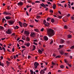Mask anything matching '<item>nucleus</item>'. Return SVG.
Segmentation results:
<instances>
[{"mask_svg": "<svg viewBox=\"0 0 74 74\" xmlns=\"http://www.w3.org/2000/svg\"><path fill=\"white\" fill-rule=\"evenodd\" d=\"M41 32H43L44 30V29L43 28H42L41 29Z\"/></svg>", "mask_w": 74, "mask_h": 74, "instance_id": "nucleus-53", "label": "nucleus"}, {"mask_svg": "<svg viewBox=\"0 0 74 74\" xmlns=\"http://www.w3.org/2000/svg\"><path fill=\"white\" fill-rule=\"evenodd\" d=\"M6 33L8 34H12L11 31L10 29H8V30L6 31Z\"/></svg>", "mask_w": 74, "mask_h": 74, "instance_id": "nucleus-4", "label": "nucleus"}, {"mask_svg": "<svg viewBox=\"0 0 74 74\" xmlns=\"http://www.w3.org/2000/svg\"><path fill=\"white\" fill-rule=\"evenodd\" d=\"M52 65H56V64L55 63H54V62H52Z\"/></svg>", "mask_w": 74, "mask_h": 74, "instance_id": "nucleus-31", "label": "nucleus"}, {"mask_svg": "<svg viewBox=\"0 0 74 74\" xmlns=\"http://www.w3.org/2000/svg\"><path fill=\"white\" fill-rule=\"evenodd\" d=\"M23 4V3L21 2H20L17 3V4L18 5H21V6Z\"/></svg>", "mask_w": 74, "mask_h": 74, "instance_id": "nucleus-10", "label": "nucleus"}, {"mask_svg": "<svg viewBox=\"0 0 74 74\" xmlns=\"http://www.w3.org/2000/svg\"><path fill=\"white\" fill-rule=\"evenodd\" d=\"M37 40H34V42H37Z\"/></svg>", "mask_w": 74, "mask_h": 74, "instance_id": "nucleus-57", "label": "nucleus"}, {"mask_svg": "<svg viewBox=\"0 0 74 74\" xmlns=\"http://www.w3.org/2000/svg\"><path fill=\"white\" fill-rule=\"evenodd\" d=\"M22 48H23V49H24L25 48H26L25 47V46H22Z\"/></svg>", "mask_w": 74, "mask_h": 74, "instance_id": "nucleus-43", "label": "nucleus"}, {"mask_svg": "<svg viewBox=\"0 0 74 74\" xmlns=\"http://www.w3.org/2000/svg\"><path fill=\"white\" fill-rule=\"evenodd\" d=\"M50 19H51V18H48L47 19V21H49V20H50Z\"/></svg>", "mask_w": 74, "mask_h": 74, "instance_id": "nucleus-34", "label": "nucleus"}, {"mask_svg": "<svg viewBox=\"0 0 74 74\" xmlns=\"http://www.w3.org/2000/svg\"><path fill=\"white\" fill-rule=\"evenodd\" d=\"M23 25L25 27H27V24H26V23H24L23 24Z\"/></svg>", "mask_w": 74, "mask_h": 74, "instance_id": "nucleus-19", "label": "nucleus"}, {"mask_svg": "<svg viewBox=\"0 0 74 74\" xmlns=\"http://www.w3.org/2000/svg\"><path fill=\"white\" fill-rule=\"evenodd\" d=\"M33 49H36V47H35V46L34 45H33Z\"/></svg>", "mask_w": 74, "mask_h": 74, "instance_id": "nucleus-47", "label": "nucleus"}, {"mask_svg": "<svg viewBox=\"0 0 74 74\" xmlns=\"http://www.w3.org/2000/svg\"><path fill=\"white\" fill-rule=\"evenodd\" d=\"M39 65V63L37 62H35L34 64V68L35 69H36L37 68V66Z\"/></svg>", "mask_w": 74, "mask_h": 74, "instance_id": "nucleus-3", "label": "nucleus"}, {"mask_svg": "<svg viewBox=\"0 0 74 74\" xmlns=\"http://www.w3.org/2000/svg\"><path fill=\"white\" fill-rule=\"evenodd\" d=\"M58 13H59L60 14H61V15L62 14L61 12L60 11H58Z\"/></svg>", "mask_w": 74, "mask_h": 74, "instance_id": "nucleus-59", "label": "nucleus"}, {"mask_svg": "<svg viewBox=\"0 0 74 74\" xmlns=\"http://www.w3.org/2000/svg\"><path fill=\"white\" fill-rule=\"evenodd\" d=\"M60 54H61V55H63L64 54V51L62 50H61V51H60Z\"/></svg>", "mask_w": 74, "mask_h": 74, "instance_id": "nucleus-12", "label": "nucleus"}, {"mask_svg": "<svg viewBox=\"0 0 74 74\" xmlns=\"http://www.w3.org/2000/svg\"><path fill=\"white\" fill-rule=\"evenodd\" d=\"M61 72H62V71L61 70H58V72L60 73H61Z\"/></svg>", "mask_w": 74, "mask_h": 74, "instance_id": "nucleus-45", "label": "nucleus"}, {"mask_svg": "<svg viewBox=\"0 0 74 74\" xmlns=\"http://www.w3.org/2000/svg\"><path fill=\"white\" fill-rule=\"evenodd\" d=\"M53 42V40H51V42H50V44H51Z\"/></svg>", "mask_w": 74, "mask_h": 74, "instance_id": "nucleus-33", "label": "nucleus"}, {"mask_svg": "<svg viewBox=\"0 0 74 74\" xmlns=\"http://www.w3.org/2000/svg\"><path fill=\"white\" fill-rule=\"evenodd\" d=\"M50 12H52V13H53V10H50Z\"/></svg>", "mask_w": 74, "mask_h": 74, "instance_id": "nucleus-36", "label": "nucleus"}, {"mask_svg": "<svg viewBox=\"0 0 74 74\" xmlns=\"http://www.w3.org/2000/svg\"><path fill=\"white\" fill-rule=\"evenodd\" d=\"M4 21H6V20L5 18H3L2 19V22H4Z\"/></svg>", "mask_w": 74, "mask_h": 74, "instance_id": "nucleus-37", "label": "nucleus"}, {"mask_svg": "<svg viewBox=\"0 0 74 74\" xmlns=\"http://www.w3.org/2000/svg\"><path fill=\"white\" fill-rule=\"evenodd\" d=\"M46 23V21L44 20L43 21V24H44L45 25V23Z\"/></svg>", "mask_w": 74, "mask_h": 74, "instance_id": "nucleus-35", "label": "nucleus"}, {"mask_svg": "<svg viewBox=\"0 0 74 74\" xmlns=\"http://www.w3.org/2000/svg\"><path fill=\"white\" fill-rule=\"evenodd\" d=\"M61 58V56L60 55L57 56L56 57V58Z\"/></svg>", "mask_w": 74, "mask_h": 74, "instance_id": "nucleus-20", "label": "nucleus"}, {"mask_svg": "<svg viewBox=\"0 0 74 74\" xmlns=\"http://www.w3.org/2000/svg\"><path fill=\"white\" fill-rule=\"evenodd\" d=\"M14 50H15V49H14V48H12V51L13 52H14Z\"/></svg>", "mask_w": 74, "mask_h": 74, "instance_id": "nucleus-42", "label": "nucleus"}, {"mask_svg": "<svg viewBox=\"0 0 74 74\" xmlns=\"http://www.w3.org/2000/svg\"><path fill=\"white\" fill-rule=\"evenodd\" d=\"M35 21H36V22H38V20H36V19H35Z\"/></svg>", "mask_w": 74, "mask_h": 74, "instance_id": "nucleus-54", "label": "nucleus"}, {"mask_svg": "<svg viewBox=\"0 0 74 74\" xmlns=\"http://www.w3.org/2000/svg\"><path fill=\"white\" fill-rule=\"evenodd\" d=\"M44 25L46 26H47V27H48V26L49 25V23L47 22V23L46 24H45Z\"/></svg>", "mask_w": 74, "mask_h": 74, "instance_id": "nucleus-13", "label": "nucleus"}, {"mask_svg": "<svg viewBox=\"0 0 74 74\" xmlns=\"http://www.w3.org/2000/svg\"><path fill=\"white\" fill-rule=\"evenodd\" d=\"M66 6H67V4H65V5H64L65 8H66Z\"/></svg>", "mask_w": 74, "mask_h": 74, "instance_id": "nucleus-60", "label": "nucleus"}, {"mask_svg": "<svg viewBox=\"0 0 74 74\" xmlns=\"http://www.w3.org/2000/svg\"><path fill=\"white\" fill-rule=\"evenodd\" d=\"M3 14H6V15H11L12 14L9 13V12H4L3 13Z\"/></svg>", "mask_w": 74, "mask_h": 74, "instance_id": "nucleus-7", "label": "nucleus"}, {"mask_svg": "<svg viewBox=\"0 0 74 74\" xmlns=\"http://www.w3.org/2000/svg\"><path fill=\"white\" fill-rule=\"evenodd\" d=\"M45 71L43 70H41L40 72V74H44L45 73Z\"/></svg>", "mask_w": 74, "mask_h": 74, "instance_id": "nucleus-15", "label": "nucleus"}, {"mask_svg": "<svg viewBox=\"0 0 74 74\" xmlns=\"http://www.w3.org/2000/svg\"><path fill=\"white\" fill-rule=\"evenodd\" d=\"M7 8H8V10H10V9H11V8H10V6H8L7 7Z\"/></svg>", "mask_w": 74, "mask_h": 74, "instance_id": "nucleus-39", "label": "nucleus"}, {"mask_svg": "<svg viewBox=\"0 0 74 74\" xmlns=\"http://www.w3.org/2000/svg\"><path fill=\"white\" fill-rule=\"evenodd\" d=\"M26 14L27 15H28V16H29V15L28 14V13L26 11Z\"/></svg>", "mask_w": 74, "mask_h": 74, "instance_id": "nucleus-62", "label": "nucleus"}, {"mask_svg": "<svg viewBox=\"0 0 74 74\" xmlns=\"http://www.w3.org/2000/svg\"><path fill=\"white\" fill-rule=\"evenodd\" d=\"M21 41L23 43H24V42L23 40H19L18 41V42H21Z\"/></svg>", "mask_w": 74, "mask_h": 74, "instance_id": "nucleus-29", "label": "nucleus"}, {"mask_svg": "<svg viewBox=\"0 0 74 74\" xmlns=\"http://www.w3.org/2000/svg\"><path fill=\"white\" fill-rule=\"evenodd\" d=\"M67 27L66 25L64 26V28H65V29H67Z\"/></svg>", "mask_w": 74, "mask_h": 74, "instance_id": "nucleus-44", "label": "nucleus"}, {"mask_svg": "<svg viewBox=\"0 0 74 74\" xmlns=\"http://www.w3.org/2000/svg\"><path fill=\"white\" fill-rule=\"evenodd\" d=\"M56 5L55 4H54V5H53V8L54 10V9H56Z\"/></svg>", "mask_w": 74, "mask_h": 74, "instance_id": "nucleus-17", "label": "nucleus"}, {"mask_svg": "<svg viewBox=\"0 0 74 74\" xmlns=\"http://www.w3.org/2000/svg\"><path fill=\"white\" fill-rule=\"evenodd\" d=\"M72 36L71 35L69 34L68 36V38H71Z\"/></svg>", "mask_w": 74, "mask_h": 74, "instance_id": "nucleus-22", "label": "nucleus"}, {"mask_svg": "<svg viewBox=\"0 0 74 74\" xmlns=\"http://www.w3.org/2000/svg\"><path fill=\"white\" fill-rule=\"evenodd\" d=\"M5 18L6 19L8 20V19H11V18L10 16H6L5 17Z\"/></svg>", "mask_w": 74, "mask_h": 74, "instance_id": "nucleus-8", "label": "nucleus"}, {"mask_svg": "<svg viewBox=\"0 0 74 74\" xmlns=\"http://www.w3.org/2000/svg\"><path fill=\"white\" fill-rule=\"evenodd\" d=\"M1 66H2V67H3L4 66V64L3 63H2L1 64Z\"/></svg>", "mask_w": 74, "mask_h": 74, "instance_id": "nucleus-48", "label": "nucleus"}, {"mask_svg": "<svg viewBox=\"0 0 74 74\" xmlns=\"http://www.w3.org/2000/svg\"><path fill=\"white\" fill-rule=\"evenodd\" d=\"M40 5H41L43 7H45V5H44L43 3H42V4H40Z\"/></svg>", "mask_w": 74, "mask_h": 74, "instance_id": "nucleus-21", "label": "nucleus"}, {"mask_svg": "<svg viewBox=\"0 0 74 74\" xmlns=\"http://www.w3.org/2000/svg\"><path fill=\"white\" fill-rule=\"evenodd\" d=\"M24 33L26 35H29V32L28 31H24Z\"/></svg>", "mask_w": 74, "mask_h": 74, "instance_id": "nucleus-9", "label": "nucleus"}, {"mask_svg": "<svg viewBox=\"0 0 74 74\" xmlns=\"http://www.w3.org/2000/svg\"><path fill=\"white\" fill-rule=\"evenodd\" d=\"M10 58L12 60L13 59V57L12 56H11L10 57Z\"/></svg>", "mask_w": 74, "mask_h": 74, "instance_id": "nucleus-63", "label": "nucleus"}, {"mask_svg": "<svg viewBox=\"0 0 74 74\" xmlns=\"http://www.w3.org/2000/svg\"><path fill=\"white\" fill-rule=\"evenodd\" d=\"M34 31L35 32H39V30L38 29H34Z\"/></svg>", "mask_w": 74, "mask_h": 74, "instance_id": "nucleus-18", "label": "nucleus"}, {"mask_svg": "<svg viewBox=\"0 0 74 74\" xmlns=\"http://www.w3.org/2000/svg\"><path fill=\"white\" fill-rule=\"evenodd\" d=\"M26 40H27L28 41H29V38L28 37H27L26 38Z\"/></svg>", "mask_w": 74, "mask_h": 74, "instance_id": "nucleus-32", "label": "nucleus"}, {"mask_svg": "<svg viewBox=\"0 0 74 74\" xmlns=\"http://www.w3.org/2000/svg\"><path fill=\"white\" fill-rule=\"evenodd\" d=\"M36 34L35 32H32L30 34V36L32 37H33L34 38L36 37Z\"/></svg>", "mask_w": 74, "mask_h": 74, "instance_id": "nucleus-2", "label": "nucleus"}, {"mask_svg": "<svg viewBox=\"0 0 74 74\" xmlns=\"http://www.w3.org/2000/svg\"><path fill=\"white\" fill-rule=\"evenodd\" d=\"M56 55L54 53L53 54V56L54 57H56Z\"/></svg>", "mask_w": 74, "mask_h": 74, "instance_id": "nucleus-46", "label": "nucleus"}, {"mask_svg": "<svg viewBox=\"0 0 74 74\" xmlns=\"http://www.w3.org/2000/svg\"><path fill=\"white\" fill-rule=\"evenodd\" d=\"M66 64H68V66L69 67L71 68L72 67V65L66 63Z\"/></svg>", "mask_w": 74, "mask_h": 74, "instance_id": "nucleus-24", "label": "nucleus"}, {"mask_svg": "<svg viewBox=\"0 0 74 74\" xmlns=\"http://www.w3.org/2000/svg\"><path fill=\"white\" fill-rule=\"evenodd\" d=\"M65 63H67L68 62L66 60H65Z\"/></svg>", "mask_w": 74, "mask_h": 74, "instance_id": "nucleus-49", "label": "nucleus"}, {"mask_svg": "<svg viewBox=\"0 0 74 74\" xmlns=\"http://www.w3.org/2000/svg\"><path fill=\"white\" fill-rule=\"evenodd\" d=\"M0 50L2 51V49L1 47L0 46Z\"/></svg>", "mask_w": 74, "mask_h": 74, "instance_id": "nucleus-56", "label": "nucleus"}, {"mask_svg": "<svg viewBox=\"0 0 74 74\" xmlns=\"http://www.w3.org/2000/svg\"><path fill=\"white\" fill-rule=\"evenodd\" d=\"M24 31V29H23L22 31L21 32V33H23Z\"/></svg>", "mask_w": 74, "mask_h": 74, "instance_id": "nucleus-55", "label": "nucleus"}, {"mask_svg": "<svg viewBox=\"0 0 74 74\" xmlns=\"http://www.w3.org/2000/svg\"><path fill=\"white\" fill-rule=\"evenodd\" d=\"M64 42V40L63 39H61V40L60 41V43L61 44H63Z\"/></svg>", "mask_w": 74, "mask_h": 74, "instance_id": "nucleus-14", "label": "nucleus"}, {"mask_svg": "<svg viewBox=\"0 0 74 74\" xmlns=\"http://www.w3.org/2000/svg\"><path fill=\"white\" fill-rule=\"evenodd\" d=\"M29 26L30 27H33L34 26L33 25H30Z\"/></svg>", "mask_w": 74, "mask_h": 74, "instance_id": "nucleus-58", "label": "nucleus"}, {"mask_svg": "<svg viewBox=\"0 0 74 74\" xmlns=\"http://www.w3.org/2000/svg\"><path fill=\"white\" fill-rule=\"evenodd\" d=\"M30 45V43H27L26 44L27 46V47H29Z\"/></svg>", "mask_w": 74, "mask_h": 74, "instance_id": "nucleus-27", "label": "nucleus"}, {"mask_svg": "<svg viewBox=\"0 0 74 74\" xmlns=\"http://www.w3.org/2000/svg\"><path fill=\"white\" fill-rule=\"evenodd\" d=\"M51 22L52 23H54V21L53 18H52L51 19Z\"/></svg>", "mask_w": 74, "mask_h": 74, "instance_id": "nucleus-26", "label": "nucleus"}, {"mask_svg": "<svg viewBox=\"0 0 74 74\" xmlns=\"http://www.w3.org/2000/svg\"><path fill=\"white\" fill-rule=\"evenodd\" d=\"M19 25H20L21 27H22V25H23V23L21 22H19Z\"/></svg>", "mask_w": 74, "mask_h": 74, "instance_id": "nucleus-25", "label": "nucleus"}, {"mask_svg": "<svg viewBox=\"0 0 74 74\" xmlns=\"http://www.w3.org/2000/svg\"><path fill=\"white\" fill-rule=\"evenodd\" d=\"M34 44L35 45H37V43H36V42H34Z\"/></svg>", "mask_w": 74, "mask_h": 74, "instance_id": "nucleus-50", "label": "nucleus"}, {"mask_svg": "<svg viewBox=\"0 0 74 74\" xmlns=\"http://www.w3.org/2000/svg\"><path fill=\"white\" fill-rule=\"evenodd\" d=\"M30 72L31 73V74H33L34 72H33V71L31 70H30Z\"/></svg>", "mask_w": 74, "mask_h": 74, "instance_id": "nucleus-30", "label": "nucleus"}, {"mask_svg": "<svg viewBox=\"0 0 74 74\" xmlns=\"http://www.w3.org/2000/svg\"><path fill=\"white\" fill-rule=\"evenodd\" d=\"M5 38H1V40H4L5 39Z\"/></svg>", "mask_w": 74, "mask_h": 74, "instance_id": "nucleus-52", "label": "nucleus"}, {"mask_svg": "<svg viewBox=\"0 0 74 74\" xmlns=\"http://www.w3.org/2000/svg\"><path fill=\"white\" fill-rule=\"evenodd\" d=\"M14 23V21H9V25H12V24H13Z\"/></svg>", "mask_w": 74, "mask_h": 74, "instance_id": "nucleus-6", "label": "nucleus"}, {"mask_svg": "<svg viewBox=\"0 0 74 74\" xmlns=\"http://www.w3.org/2000/svg\"><path fill=\"white\" fill-rule=\"evenodd\" d=\"M44 38L45 40L46 41H47L48 40V37L46 36H45V37H44Z\"/></svg>", "mask_w": 74, "mask_h": 74, "instance_id": "nucleus-11", "label": "nucleus"}, {"mask_svg": "<svg viewBox=\"0 0 74 74\" xmlns=\"http://www.w3.org/2000/svg\"><path fill=\"white\" fill-rule=\"evenodd\" d=\"M64 67V66L63 65H61V66H60V67H61V68H63Z\"/></svg>", "mask_w": 74, "mask_h": 74, "instance_id": "nucleus-28", "label": "nucleus"}, {"mask_svg": "<svg viewBox=\"0 0 74 74\" xmlns=\"http://www.w3.org/2000/svg\"><path fill=\"white\" fill-rule=\"evenodd\" d=\"M47 3H48V4H51V3L50 2H47Z\"/></svg>", "mask_w": 74, "mask_h": 74, "instance_id": "nucleus-61", "label": "nucleus"}, {"mask_svg": "<svg viewBox=\"0 0 74 74\" xmlns=\"http://www.w3.org/2000/svg\"><path fill=\"white\" fill-rule=\"evenodd\" d=\"M47 33L48 34L49 37H51L54 35V30L51 29H47Z\"/></svg>", "mask_w": 74, "mask_h": 74, "instance_id": "nucleus-1", "label": "nucleus"}, {"mask_svg": "<svg viewBox=\"0 0 74 74\" xmlns=\"http://www.w3.org/2000/svg\"><path fill=\"white\" fill-rule=\"evenodd\" d=\"M19 27L17 25L16 26V27H14V28L15 30L16 29H18Z\"/></svg>", "mask_w": 74, "mask_h": 74, "instance_id": "nucleus-16", "label": "nucleus"}, {"mask_svg": "<svg viewBox=\"0 0 74 74\" xmlns=\"http://www.w3.org/2000/svg\"><path fill=\"white\" fill-rule=\"evenodd\" d=\"M71 49H74V46H73L71 47Z\"/></svg>", "mask_w": 74, "mask_h": 74, "instance_id": "nucleus-38", "label": "nucleus"}, {"mask_svg": "<svg viewBox=\"0 0 74 74\" xmlns=\"http://www.w3.org/2000/svg\"><path fill=\"white\" fill-rule=\"evenodd\" d=\"M0 29H3V27L0 26Z\"/></svg>", "mask_w": 74, "mask_h": 74, "instance_id": "nucleus-41", "label": "nucleus"}, {"mask_svg": "<svg viewBox=\"0 0 74 74\" xmlns=\"http://www.w3.org/2000/svg\"><path fill=\"white\" fill-rule=\"evenodd\" d=\"M25 50V49H23V50L22 51H21L22 53H23V51H24V50Z\"/></svg>", "mask_w": 74, "mask_h": 74, "instance_id": "nucleus-51", "label": "nucleus"}, {"mask_svg": "<svg viewBox=\"0 0 74 74\" xmlns=\"http://www.w3.org/2000/svg\"><path fill=\"white\" fill-rule=\"evenodd\" d=\"M14 59H15L16 58V56H15V55H14Z\"/></svg>", "mask_w": 74, "mask_h": 74, "instance_id": "nucleus-64", "label": "nucleus"}, {"mask_svg": "<svg viewBox=\"0 0 74 74\" xmlns=\"http://www.w3.org/2000/svg\"><path fill=\"white\" fill-rule=\"evenodd\" d=\"M35 2L36 3H40V2L38 1H36Z\"/></svg>", "mask_w": 74, "mask_h": 74, "instance_id": "nucleus-40", "label": "nucleus"}, {"mask_svg": "<svg viewBox=\"0 0 74 74\" xmlns=\"http://www.w3.org/2000/svg\"><path fill=\"white\" fill-rule=\"evenodd\" d=\"M6 63H7V65L9 66V64H10V62H9L8 61H6Z\"/></svg>", "mask_w": 74, "mask_h": 74, "instance_id": "nucleus-23", "label": "nucleus"}, {"mask_svg": "<svg viewBox=\"0 0 74 74\" xmlns=\"http://www.w3.org/2000/svg\"><path fill=\"white\" fill-rule=\"evenodd\" d=\"M44 51V49H42L41 50L39 49L38 50V52H39V53H40V54H42V52H43Z\"/></svg>", "mask_w": 74, "mask_h": 74, "instance_id": "nucleus-5", "label": "nucleus"}]
</instances>
